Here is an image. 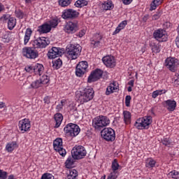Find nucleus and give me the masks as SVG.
Masks as SVG:
<instances>
[{
  "label": "nucleus",
  "instance_id": "46",
  "mask_svg": "<svg viewBox=\"0 0 179 179\" xmlns=\"http://www.w3.org/2000/svg\"><path fill=\"white\" fill-rule=\"evenodd\" d=\"M117 177H118V171H113V172H111L109 174L107 179H116Z\"/></svg>",
  "mask_w": 179,
  "mask_h": 179
},
{
  "label": "nucleus",
  "instance_id": "51",
  "mask_svg": "<svg viewBox=\"0 0 179 179\" xmlns=\"http://www.w3.org/2000/svg\"><path fill=\"white\" fill-rule=\"evenodd\" d=\"M8 178V172L0 169V179H6Z\"/></svg>",
  "mask_w": 179,
  "mask_h": 179
},
{
  "label": "nucleus",
  "instance_id": "15",
  "mask_svg": "<svg viewBox=\"0 0 179 179\" xmlns=\"http://www.w3.org/2000/svg\"><path fill=\"white\" fill-rule=\"evenodd\" d=\"M62 54V49L61 48L52 47L49 50L47 56L49 59H54L58 57H61Z\"/></svg>",
  "mask_w": 179,
  "mask_h": 179
},
{
  "label": "nucleus",
  "instance_id": "38",
  "mask_svg": "<svg viewBox=\"0 0 179 179\" xmlns=\"http://www.w3.org/2000/svg\"><path fill=\"white\" fill-rule=\"evenodd\" d=\"M89 3L86 0H78L75 3L76 8H83V6H87Z\"/></svg>",
  "mask_w": 179,
  "mask_h": 179
},
{
  "label": "nucleus",
  "instance_id": "12",
  "mask_svg": "<svg viewBox=\"0 0 179 179\" xmlns=\"http://www.w3.org/2000/svg\"><path fill=\"white\" fill-rule=\"evenodd\" d=\"M103 71L99 69H96L92 72H91L90 75L88 77L87 82L88 83H92L93 82H97L99 79H101V76H103Z\"/></svg>",
  "mask_w": 179,
  "mask_h": 179
},
{
  "label": "nucleus",
  "instance_id": "25",
  "mask_svg": "<svg viewBox=\"0 0 179 179\" xmlns=\"http://www.w3.org/2000/svg\"><path fill=\"white\" fill-rule=\"evenodd\" d=\"M117 89H118V86H117V83L113 82L106 88V96H109V94H111V93H114V90H117Z\"/></svg>",
  "mask_w": 179,
  "mask_h": 179
},
{
  "label": "nucleus",
  "instance_id": "59",
  "mask_svg": "<svg viewBox=\"0 0 179 179\" xmlns=\"http://www.w3.org/2000/svg\"><path fill=\"white\" fill-rule=\"evenodd\" d=\"M43 101L45 104H50V96H45L43 99Z\"/></svg>",
  "mask_w": 179,
  "mask_h": 179
},
{
  "label": "nucleus",
  "instance_id": "53",
  "mask_svg": "<svg viewBox=\"0 0 179 179\" xmlns=\"http://www.w3.org/2000/svg\"><path fill=\"white\" fill-rule=\"evenodd\" d=\"M131 95H127L125 97V106L126 107H129L131 104Z\"/></svg>",
  "mask_w": 179,
  "mask_h": 179
},
{
  "label": "nucleus",
  "instance_id": "2",
  "mask_svg": "<svg viewBox=\"0 0 179 179\" xmlns=\"http://www.w3.org/2000/svg\"><path fill=\"white\" fill-rule=\"evenodd\" d=\"M107 125H110V119L107 116L99 115L92 120V127L99 131Z\"/></svg>",
  "mask_w": 179,
  "mask_h": 179
},
{
  "label": "nucleus",
  "instance_id": "20",
  "mask_svg": "<svg viewBox=\"0 0 179 179\" xmlns=\"http://www.w3.org/2000/svg\"><path fill=\"white\" fill-rule=\"evenodd\" d=\"M101 35L99 34H94L92 38H91V45L94 47V48L100 47V41H101Z\"/></svg>",
  "mask_w": 179,
  "mask_h": 179
},
{
  "label": "nucleus",
  "instance_id": "50",
  "mask_svg": "<svg viewBox=\"0 0 179 179\" xmlns=\"http://www.w3.org/2000/svg\"><path fill=\"white\" fill-rule=\"evenodd\" d=\"M162 143H163L165 146H170L171 145V141H170V138H163L161 140Z\"/></svg>",
  "mask_w": 179,
  "mask_h": 179
},
{
  "label": "nucleus",
  "instance_id": "35",
  "mask_svg": "<svg viewBox=\"0 0 179 179\" xmlns=\"http://www.w3.org/2000/svg\"><path fill=\"white\" fill-rule=\"evenodd\" d=\"M163 0H154L151 4H150V10H155L159 6V5H162V2Z\"/></svg>",
  "mask_w": 179,
  "mask_h": 179
},
{
  "label": "nucleus",
  "instance_id": "44",
  "mask_svg": "<svg viewBox=\"0 0 179 179\" xmlns=\"http://www.w3.org/2000/svg\"><path fill=\"white\" fill-rule=\"evenodd\" d=\"M169 177H171L172 178L178 179L179 178V172L177 171H172L168 174Z\"/></svg>",
  "mask_w": 179,
  "mask_h": 179
},
{
  "label": "nucleus",
  "instance_id": "23",
  "mask_svg": "<svg viewBox=\"0 0 179 179\" xmlns=\"http://www.w3.org/2000/svg\"><path fill=\"white\" fill-rule=\"evenodd\" d=\"M55 125V128H59L61 124H62V120H64V116L61 113H56L54 116Z\"/></svg>",
  "mask_w": 179,
  "mask_h": 179
},
{
  "label": "nucleus",
  "instance_id": "16",
  "mask_svg": "<svg viewBox=\"0 0 179 179\" xmlns=\"http://www.w3.org/2000/svg\"><path fill=\"white\" fill-rule=\"evenodd\" d=\"M1 19L3 20V23H7L8 29L9 30H13L16 26V19L10 15H3Z\"/></svg>",
  "mask_w": 179,
  "mask_h": 179
},
{
  "label": "nucleus",
  "instance_id": "4",
  "mask_svg": "<svg viewBox=\"0 0 179 179\" xmlns=\"http://www.w3.org/2000/svg\"><path fill=\"white\" fill-rule=\"evenodd\" d=\"M82 52V46L80 45L71 44L67 48V54L70 59H76Z\"/></svg>",
  "mask_w": 179,
  "mask_h": 179
},
{
  "label": "nucleus",
  "instance_id": "7",
  "mask_svg": "<svg viewBox=\"0 0 179 179\" xmlns=\"http://www.w3.org/2000/svg\"><path fill=\"white\" fill-rule=\"evenodd\" d=\"M165 65L171 72H176L179 65V60L176 57H167L165 60Z\"/></svg>",
  "mask_w": 179,
  "mask_h": 179
},
{
  "label": "nucleus",
  "instance_id": "56",
  "mask_svg": "<svg viewBox=\"0 0 179 179\" xmlns=\"http://www.w3.org/2000/svg\"><path fill=\"white\" fill-rule=\"evenodd\" d=\"M86 34V30L82 29L80 30L78 34H76V37H79L81 38L83 36H85Z\"/></svg>",
  "mask_w": 179,
  "mask_h": 179
},
{
  "label": "nucleus",
  "instance_id": "54",
  "mask_svg": "<svg viewBox=\"0 0 179 179\" xmlns=\"http://www.w3.org/2000/svg\"><path fill=\"white\" fill-rule=\"evenodd\" d=\"M162 16V11H157L154 15H152V20H158Z\"/></svg>",
  "mask_w": 179,
  "mask_h": 179
},
{
  "label": "nucleus",
  "instance_id": "62",
  "mask_svg": "<svg viewBox=\"0 0 179 179\" xmlns=\"http://www.w3.org/2000/svg\"><path fill=\"white\" fill-rule=\"evenodd\" d=\"M1 41L3 43H9V41H10V38H1Z\"/></svg>",
  "mask_w": 179,
  "mask_h": 179
},
{
  "label": "nucleus",
  "instance_id": "47",
  "mask_svg": "<svg viewBox=\"0 0 179 179\" xmlns=\"http://www.w3.org/2000/svg\"><path fill=\"white\" fill-rule=\"evenodd\" d=\"M66 101H65L64 99H62L60 102V103H59L57 106H56V110L57 112L61 111V110H62L64 106H65V103Z\"/></svg>",
  "mask_w": 179,
  "mask_h": 179
},
{
  "label": "nucleus",
  "instance_id": "30",
  "mask_svg": "<svg viewBox=\"0 0 179 179\" xmlns=\"http://www.w3.org/2000/svg\"><path fill=\"white\" fill-rule=\"evenodd\" d=\"M66 179H78V171L69 169V173L67 175Z\"/></svg>",
  "mask_w": 179,
  "mask_h": 179
},
{
  "label": "nucleus",
  "instance_id": "55",
  "mask_svg": "<svg viewBox=\"0 0 179 179\" xmlns=\"http://www.w3.org/2000/svg\"><path fill=\"white\" fill-rule=\"evenodd\" d=\"M15 15L18 19H23L24 14L22 10L15 11Z\"/></svg>",
  "mask_w": 179,
  "mask_h": 179
},
{
  "label": "nucleus",
  "instance_id": "31",
  "mask_svg": "<svg viewBox=\"0 0 179 179\" xmlns=\"http://www.w3.org/2000/svg\"><path fill=\"white\" fill-rule=\"evenodd\" d=\"M150 46L151 47L152 52H155V54H159V52H160V46L159 44L155 42H151Z\"/></svg>",
  "mask_w": 179,
  "mask_h": 179
},
{
  "label": "nucleus",
  "instance_id": "48",
  "mask_svg": "<svg viewBox=\"0 0 179 179\" xmlns=\"http://www.w3.org/2000/svg\"><path fill=\"white\" fill-rule=\"evenodd\" d=\"M55 151L58 152V153L60 155V156H62V157H65V156H66V150L64 149V147H62Z\"/></svg>",
  "mask_w": 179,
  "mask_h": 179
},
{
  "label": "nucleus",
  "instance_id": "32",
  "mask_svg": "<svg viewBox=\"0 0 179 179\" xmlns=\"http://www.w3.org/2000/svg\"><path fill=\"white\" fill-rule=\"evenodd\" d=\"M123 115H124V121L125 124H127V125L129 124H131V112L128 110H124L123 112Z\"/></svg>",
  "mask_w": 179,
  "mask_h": 179
},
{
  "label": "nucleus",
  "instance_id": "9",
  "mask_svg": "<svg viewBox=\"0 0 179 179\" xmlns=\"http://www.w3.org/2000/svg\"><path fill=\"white\" fill-rule=\"evenodd\" d=\"M24 57L29 59H36L38 57V52L34 48L26 47L22 49Z\"/></svg>",
  "mask_w": 179,
  "mask_h": 179
},
{
  "label": "nucleus",
  "instance_id": "1",
  "mask_svg": "<svg viewBox=\"0 0 179 179\" xmlns=\"http://www.w3.org/2000/svg\"><path fill=\"white\" fill-rule=\"evenodd\" d=\"M94 97V90L92 87L84 88L76 95V98L80 104H85L90 101Z\"/></svg>",
  "mask_w": 179,
  "mask_h": 179
},
{
  "label": "nucleus",
  "instance_id": "39",
  "mask_svg": "<svg viewBox=\"0 0 179 179\" xmlns=\"http://www.w3.org/2000/svg\"><path fill=\"white\" fill-rule=\"evenodd\" d=\"M134 127L137 129H145V126L143 124V121H142L141 118L138 119L135 123H134Z\"/></svg>",
  "mask_w": 179,
  "mask_h": 179
},
{
  "label": "nucleus",
  "instance_id": "37",
  "mask_svg": "<svg viewBox=\"0 0 179 179\" xmlns=\"http://www.w3.org/2000/svg\"><path fill=\"white\" fill-rule=\"evenodd\" d=\"M156 165V161L152 158H148L145 161V166L148 169H152Z\"/></svg>",
  "mask_w": 179,
  "mask_h": 179
},
{
  "label": "nucleus",
  "instance_id": "8",
  "mask_svg": "<svg viewBox=\"0 0 179 179\" xmlns=\"http://www.w3.org/2000/svg\"><path fill=\"white\" fill-rule=\"evenodd\" d=\"M89 64L86 61L80 62L76 67V75L78 78H82L86 72H87Z\"/></svg>",
  "mask_w": 179,
  "mask_h": 179
},
{
  "label": "nucleus",
  "instance_id": "42",
  "mask_svg": "<svg viewBox=\"0 0 179 179\" xmlns=\"http://www.w3.org/2000/svg\"><path fill=\"white\" fill-rule=\"evenodd\" d=\"M111 167H112L113 171H117V170L120 169V164H118V162L117 161V159H114L113 161Z\"/></svg>",
  "mask_w": 179,
  "mask_h": 179
},
{
  "label": "nucleus",
  "instance_id": "21",
  "mask_svg": "<svg viewBox=\"0 0 179 179\" xmlns=\"http://www.w3.org/2000/svg\"><path fill=\"white\" fill-rule=\"evenodd\" d=\"M165 107L167 108L168 111H174V110H176V107H177V102L171 99L165 101Z\"/></svg>",
  "mask_w": 179,
  "mask_h": 179
},
{
  "label": "nucleus",
  "instance_id": "34",
  "mask_svg": "<svg viewBox=\"0 0 179 179\" xmlns=\"http://www.w3.org/2000/svg\"><path fill=\"white\" fill-rule=\"evenodd\" d=\"M114 6H113V2L111 1H105L102 3V8L103 10H111Z\"/></svg>",
  "mask_w": 179,
  "mask_h": 179
},
{
  "label": "nucleus",
  "instance_id": "19",
  "mask_svg": "<svg viewBox=\"0 0 179 179\" xmlns=\"http://www.w3.org/2000/svg\"><path fill=\"white\" fill-rule=\"evenodd\" d=\"M37 31H38L40 34H45L47 33H50V31H51V25L47 23L43 24L38 27Z\"/></svg>",
  "mask_w": 179,
  "mask_h": 179
},
{
  "label": "nucleus",
  "instance_id": "13",
  "mask_svg": "<svg viewBox=\"0 0 179 179\" xmlns=\"http://www.w3.org/2000/svg\"><path fill=\"white\" fill-rule=\"evenodd\" d=\"M79 16V12L72 8L64 10L62 12V17L63 19H75Z\"/></svg>",
  "mask_w": 179,
  "mask_h": 179
},
{
  "label": "nucleus",
  "instance_id": "64",
  "mask_svg": "<svg viewBox=\"0 0 179 179\" xmlns=\"http://www.w3.org/2000/svg\"><path fill=\"white\" fill-rule=\"evenodd\" d=\"M174 85H176V86H179V80H178V78L175 79Z\"/></svg>",
  "mask_w": 179,
  "mask_h": 179
},
{
  "label": "nucleus",
  "instance_id": "36",
  "mask_svg": "<svg viewBox=\"0 0 179 179\" xmlns=\"http://www.w3.org/2000/svg\"><path fill=\"white\" fill-rule=\"evenodd\" d=\"M75 159L73 157H69L65 162V166L66 169H72L73 163H75Z\"/></svg>",
  "mask_w": 179,
  "mask_h": 179
},
{
  "label": "nucleus",
  "instance_id": "58",
  "mask_svg": "<svg viewBox=\"0 0 179 179\" xmlns=\"http://www.w3.org/2000/svg\"><path fill=\"white\" fill-rule=\"evenodd\" d=\"M25 71L31 73V72H34V67L31 66H27L25 67Z\"/></svg>",
  "mask_w": 179,
  "mask_h": 179
},
{
  "label": "nucleus",
  "instance_id": "22",
  "mask_svg": "<svg viewBox=\"0 0 179 179\" xmlns=\"http://www.w3.org/2000/svg\"><path fill=\"white\" fill-rule=\"evenodd\" d=\"M141 121H143V125H144V129H149V127L153 120L152 116H145L144 117H141Z\"/></svg>",
  "mask_w": 179,
  "mask_h": 179
},
{
  "label": "nucleus",
  "instance_id": "52",
  "mask_svg": "<svg viewBox=\"0 0 179 179\" xmlns=\"http://www.w3.org/2000/svg\"><path fill=\"white\" fill-rule=\"evenodd\" d=\"M41 179H54V176L51 173H44Z\"/></svg>",
  "mask_w": 179,
  "mask_h": 179
},
{
  "label": "nucleus",
  "instance_id": "49",
  "mask_svg": "<svg viewBox=\"0 0 179 179\" xmlns=\"http://www.w3.org/2000/svg\"><path fill=\"white\" fill-rule=\"evenodd\" d=\"M50 27L55 28L58 26V20L57 19H52L50 20Z\"/></svg>",
  "mask_w": 179,
  "mask_h": 179
},
{
  "label": "nucleus",
  "instance_id": "17",
  "mask_svg": "<svg viewBox=\"0 0 179 179\" xmlns=\"http://www.w3.org/2000/svg\"><path fill=\"white\" fill-rule=\"evenodd\" d=\"M18 127L22 134H24V132H27V131L30 129V127H31V125L30 124V120H29V119H27V118L20 120L18 123Z\"/></svg>",
  "mask_w": 179,
  "mask_h": 179
},
{
  "label": "nucleus",
  "instance_id": "61",
  "mask_svg": "<svg viewBox=\"0 0 179 179\" xmlns=\"http://www.w3.org/2000/svg\"><path fill=\"white\" fill-rule=\"evenodd\" d=\"M149 19V14H146L143 17V22H148V20Z\"/></svg>",
  "mask_w": 179,
  "mask_h": 179
},
{
  "label": "nucleus",
  "instance_id": "41",
  "mask_svg": "<svg viewBox=\"0 0 179 179\" xmlns=\"http://www.w3.org/2000/svg\"><path fill=\"white\" fill-rule=\"evenodd\" d=\"M52 64L54 68H55L56 69H59V68L62 66V60H61V59H58L52 62Z\"/></svg>",
  "mask_w": 179,
  "mask_h": 179
},
{
  "label": "nucleus",
  "instance_id": "5",
  "mask_svg": "<svg viewBox=\"0 0 179 179\" xmlns=\"http://www.w3.org/2000/svg\"><path fill=\"white\" fill-rule=\"evenodd\" d=\"M86 155H87V152H86V149L82 145H76L71 150V156L74 160H80V159H83Z\"/></svg>",
  "mask_w": 179,
  "mask_h": 179
},
{
  "label": "nucleus",
  "instance_id": "3",
  "mask_svg": "<svg viewBox=\"0 0 179 179\" xmlns=\"http://www.w3.org/2000/svg\"><path fill=\"white\" fill-rule=\"evenodd\" d=\"M64 131L67 136L75 138L80 133V128L76 124L69 123L64 127Z\"/></svg>",
  "mask_w": 179,
  "mask_h": 179
},
{
  "label": "nucleus",
  "instance_id": "18",
  "mask_svg": "<svg viewBox=\"0 0 179 179\" xmlns=\"http://www.w3.org/2000/svg\"><path fill=\"white\" fill-rule=\"evenodd\" d=\"M103 63L107 68H114L116 65L115 59L114 56L107 55L102 58Z\"/></svg>",
  "mask_w": 179,
  "mask_h": 179
},
{
  "label": "nucleus",
  "instance_id": "10",
  "mask_svg": "<svg viewBox=\"0 0 179 179\" xmlns=\"http://www.w3.org/2000/svg\"><path fill=\"white\" fill-rule=\"evenodd\" d=\"M153 37L159 41V43H164V41H167V33L166 30L159 29L154 31Z\"/></svg>",
  "mask_w": 179,
  "mask_h": 179
},
{
  "label": "nucleus",
  "instance_id": "11",
  "mask_svg": "<svg viewBox=\"0 0 179 179\" xmlns=\"http://www.w3.org/2000/svg\"><path fill=\"white\" fill-rule=\"evenodd\" d=\"M50 43L45 37H38L32 42L34 48H45Z\"/></svg>",
  "mask_w": 179,
  "mask_h": 179
},
{
  "label": "nucleus",
  "instance_id": "27",
  "mask_svg": "<svg viewBox=\"0 0 179 179\" xmlns=\"http://www.w3.org/2000/svg\"><path fill=\"white\" fill-rule=\"evenodd\" d=\"M33 34V31H31V29L27 28L25 31V35L24 38V44L26 45L27 43H29L30 40V37H31V34Z\"/></svg>",
  "mask_w": 179,
  "mask_h": 179
},
{
  "label": "nucleus",
  "instance_id": "57",
  "mask_svg": "<svg viewBox=\"0 0 179 179\" xmlns=\"http://www.w3.org/2000/svg\"><path fill=\"white\" fill-rule=\"evenodd\" d=\"M171 26H173V24L171 22H166L164 23L163 27L164 29H171Z\"/></svg>",
  "mask_w": 179,
  "mask_h": 179
},
{
  "label": "nucleus",
  "instance_id": "24",
  "mask_svg": "<svg viewBox=\"0 0 179 179\" xmlns=\"http://www.w3.org/2000/svg\"><path fill=\"white\" fill-rule=\"evenodd\" d=\"M34 72L35 75H39V76H41V75H43V72H44V66L41 64H36L35 66H34Z\"/></svg>",
  "mask_w": 179,
  "mask_h": 179
},
{
  "label": "nucleus",
  "instance_id": "60",
  "mask_svg": "<svg viewBox=\"0 0 179 179\" xmlns=\"http://www.w3.org/2000/svg\"><path fill=\"white\" fill-rule=\"evenodd\" d=\"M124 5H129L133 0H122Z\"/></svg>",
  "mask_w": 179,
  "mask_h": 179
},
{
  "label": "nucleus",
  "instance_id": "14",
  "mask_svg": "<svg viewBox=\"0 0 179 179\" xmlns=\"http://www.w3.org/2000/svg\"><path fill=\"white\" fill-rule=\"evenodd\" d=\"M64 31L67 34H73L79 30L77 22H69L64 27Z\"/></svg>",
  "mask_w": 179,
  "mask_h": 179
},
{
  "label": "nucleus",
  "instance_id": "28",
  "mask_svg": "<svg viewBox=\"0 0 179 179\" xmlns=\"http://www.w3.org/2000/svg\"><path fill=\"white\" fill-rule=\"evenodd\" d=\"M128 24V22L127 20H124L122 22H120L118 26L117 27L116 29L113 32V35L118 34L121 30L125 29V26Z\"/></svg>",
  "mask_w": 179,
  "mask_h": 179
},
{
  "label": "nucleus",
  "instance_id": "43",
  "mask_svg": "<svg viewBox=\"0 0 179 179\" xmlns=\"http://www.w3.org/2000/svg\"><path fill=\"white\" fill-rule=\"evenodd\" d=\"M41 85H43V83H41V80H36L31 84V86L34 89H38V87H40Z\"/></svg>",
  "mask_w": 179,
  "mask_h": 179
},
{
  "label": "nucleus",
  "instance_id": "33",
  "mask_svg": "<svg viewBox=\"0 0 179 179\" xmlns=\"http://www.w3.org/2000/svg\"><path fill=\"white\" fill-rule=\"evenodd\" d=\"M166 93H167L166 90H157L152 93V99H156L157 96H162V94H166Z\"/></svg>",
  "mask_w": 179,
  "mask_h": 179
},
{
  "label": "nucleus",
  "instance_id": "45",
  "mask_svg": "<svg viewBox=\"0 0 179 179\" xmlns=\"http://www.w3.org/2000/svg\"><path fill=\"white\" fill-rule=\"evenodd\" d=\"M40 80L42 83V85H47V83H48V82H50V78H48V76L43 75L41 78Z\"/></svg>",
  "mask_w": 179,
  "mask_h": 179
},
{
  "label": "nucleus",
  "instance_id": "6",
  "mask_svg": "<svg viewBox=\"0 0 179 179\" xmlns=\"http://www.w3.org/2000/svg\"><path fill=\"white\" fill-rule=\"evenodd\" d=\"M101 135L107 142L115 141V131L111 128H105L101 131Z\"/></svg>",
  "mask_w": 179,
  "mask_h": 179
},
{
  "label": "nucleus",
  "instance_id": "40",
  "mask_svg": "<svg viewBox=\"0 0 179 179\" xmlns=\"http://www.w3.org/2000/svg\"><path fill=\"white\" fill-rule=\"evenodd\" d=\"M59 6L62 8H66V6H69V4L71 3L72 0H58Z\"/></svg>",
  "mask_w": 179,
  "mask_h": 179
},
{
  "label": "nucleus",
  "instance_id": "26",
  "mask_svg": "<svg viewBox=\"0 0 179 179\" xmlns=\"http://www.w3.org/2000/svg\"><path fill=\"white\" fill-rule=\"evenodd\" d=\"M61 148H63L62 138H57L53 141V148L55 150H59Z\"/></svg>",
  "mask_w": 179,
  "mask_h": 179
},
{
  "label": "nucleus",
  "instance_id": "29",
  "mask_svg": "<svg viewBox=\"0 0 179 179\" xmlns=\"http://www.w3.org/2000/svg\"><path fill=\"white\" fill-rule=\"evenodd\" d=\"M17 148V143L15 141H13L10 143H8L6 146L7 152H13L15 149Z\"/></svg>",
  "mask_w": 179,
  "mask_h": 179
},
{
  "label": "nucleus",
  "instance_id": "63",
  "mask_svg": "<svg viewBox=\"0 0 179 179\" xmlns=\"http://www.w3.org/2000/svg\"><path fill=\"white\" fill-rule=\"evenodd\" d=\"M134 83H135V81L134 80H131L129 83L128 85L131 87H134Z\"/></svg>",
  "mask_w": 179,
  "mask_h": 179
}]
</instances>
